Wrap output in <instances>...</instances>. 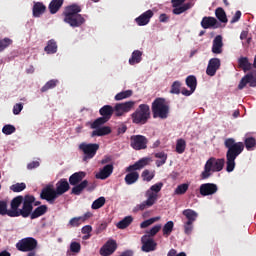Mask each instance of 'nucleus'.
I'll return each instance as SVG.
<instances>
[{
    "instance_id": "obj_42",
    "label": "nucleus",
    "mask_w": 256,
    "mask_h": 256,
    "mask_svg": "<svg viewBox=\"0 0 256 256\" xmlns=\"http://www.w3.org/2000/svg\"><path fill=\"white\" fill-rule=\"evenodd\" d=\"M186 85L191 89V91H195L197 89V77L194 75H190L186 78Z\"/></svg>"
},
{
    "instance_id": "obj_24",
    "label": "nucleus",
    "mask_w": 256,
    "mask_h": 256,
    "mask_svg": "<svg viewBox=\"0 0 256 256\" xmlns=\"http://www.w3.org/2000/svg\"><path fill=\"white\" fill-rule=\"evenodd\" d=\"M71 189V186L69 185V181L67 179L62 178L56 183V193L57 195H63L67 193Z\"/></svg>"
},
{
    "instance_id": "obj_51",
    "label": "nucleus",
    "mask_w": 256,
    "mask_h": 256,
    "mask_svg": "<svg viewBox=\"0 0 256 256\" xmlns=\"http://www.w3.org/2000/svg\"><path fill=\"white\" fill-rule=\"evenodd\" d=\"M170 93H172L173 95H179V93H181V82L174 81L171 86Z\"/></svg>"
},
{
    "instance_id": "obj_30",
    "label": "nucleus",
    "mask_w": 256,
    "mask_h": 256,
    "mask_svg": "<svg viewBox=\"0 0 256 256\" xmlns=\"http://www.w3.org/2000/svg\"><path fill=\"white\" fill-rule=\"evenodd\" d=\"M47 11V7L42 2H35L32 8L33 17H40Z\"/></svg>"
},
{
    "instance_id": "obj_32",
    "label": "nucleus",
    "mask_w": 256,
    "mask_h": 256,
    "mask_svg": "<svg viewBox=\"0 0 256 256\" xmlns=\"http://www.w3.org/2000/svg\"><path fill=\"white\" fill-rule=\"evenodd\" d=\"M111 133V127L104 126L95 128L94 131H92L91 137H104L105 135H109Z\"/></svg>"
},
{
    "instance_id": "obj_36",
    "label": "nucleus",
    "mask_w": 256,
    "mask_h": 256,
    "mask_svg": "<svg viewBox=\"0 0 256 256\" xmlns=\"http://www.w3.org/2000/svg\"><path fill=\"white\" fill-rule=\"evenodd\" d=\"M59 85V80L52 79L45 83V85L40 89L41 93H47L50 89H55Z\"/></svg>"
},
{
    "instance_id": "obj_34",
    "label": "nucleus",
    "mask_w": 256,
    "mask_h": 256,
    "mask_svg": "<svg viewBox=\"0 0 256 256\" xmlns=\"http://www.w3.org/2000/svg\"><path fill=\"white\" fill-rule=\"evenodd\" d=\"M45 53L48 55H53L57 53V42L55 39H51L47 42V45L44 48Z\"/></svg>"
},
{
    "instance_id": "obj_28",
    "label": "nucleus",
    "mask_w": 256,
    "mask_h": 256,
    "mask_svg": "<svg viewBox=\"0 0 256 256\" xmlns=\"http://www.w3.org/2000/svg\"><path fill=\"white\" fill-rule=\"evenodd\" d=\"M238 67L239 69H242L244 73H247V71H251L253 69V64L249 62V58L247 57H240L238 59Z\"/></svg>"
},
{
    "instance_id": "obj_11",
    "label": "nucleus",
    "mask_w": 256,
    "mask_h": 256,
    "mask_svg": "<svg viewBox=\"0 0 256 256\" xmlns=\"http://www.w3.org/2000/svg\"><path fill=\"white\" fill-rule=\"evenodd\" d=\"M79 150L83 153L82 161L87 163L90 159H93L97 155V151H99V144L97 143H81L79 145Z\"/></svg>"
},
{
    "instance_id": "obj_23",
    "label": "nucleus",
    "mask_w": 256,
    "mask_h": 256,
    "mask_svg": "<svg viewBox=\"0 0 256 256\" xmlns=\"http://www.w3.org/2000/svg\"><path fill=\"white\" fill-rule=\"evenodd\" d=\"M113 164L105 165L100 171L95 175L96 179H101L102 181L108 179L113 174Z\"/></svg>"
},
{
    "instance_id": "obj_13",
    "label": "nucleus",
    "mask_w": 256,
    "mask_h": 256,
    "mask_svg": "<svg viewBox=\"0 0 256 256\" xmlns=\"http://www.w3.org/2000/svg\"><path fill=\"white\" fill-rule=\"evenodd\" d=\"M148 144L149 139L141 134L132 135L130 137V147L134 149V151H143L147 149Z\"/></svg>"
},
{
    "instance_id": "obj_49",
    "label": "nucleus",
    "mask_w": 256,
    "mask_h": 256,
    "mask_svg": "<svg viewBox=\"0 0 256 256\" xmlns=\"http://www.w3.org/2000/svg\"><path fill=\"white\" fill-rule=\"evenodd\" d=\"M10 45H13V40H11L10 38L0 39V53L5 51V49H7V47H9Z\"/></svg>"
},
{
    "instance_id": "obj_19",
    "label": "nucleus",
    "mask_w": 256,
    "mask_h": 256,
    "mask_svg": "<svg viewBox=\"0 0 256 256\" xmlns=\"http://www.w3.org/2000/svg\"><path fill=\"white\" fill-rule=\"evenodd\" d=\"M199 191L202 197H209V195H215L219 191V187L214 183H204L200 185Z\"/></svg>"
},
{
    "instance_id": "obj_2",
    "label": "nucleus",
    "mask_w": 256,
    "mask_h": 256,
    "mask_svg": "<svg viewBox=\"0 0 256 256\" xmlns=\"http://www.w3.org/2000/svg\"><path fill=\"white\" fill-rule=\"evenodd\" d=\"M33 203H35V196L33 195H25L22 196V207L20 208V217L27 219H39V217H43L45 213H47V205H40L33 210Z\"/></svg>"
},
{
    "instance_id": "obj_22",
    "label": "nucleus",
    "mask_w": 256,
    "mask_h": 256,
    "mask_svg": "<svg viewBox=\"0 0 256 256\" xmlns=\"http://www.w3.org/2000/svg\"><path fill=\"white\" fill-rule=\"evenodd\" d=\"M155 15L153 13V10H147L146 12L142 13L139 17L135 19L137 25L139 27H144V25H149V21H151V18Z\"/></svg>"
},
{
    "instance_id": "obj_53",
    "label": "nucleus",
    "mask_w": 256,
    "mask_h": 256,
    "mask_svg": "<svg viewBox=\"0 0 256 256\" xmlns=\"http://www.w3.org/2000/svg\"><path fill=\"white\" fill-rule=\"evenodd\" d=\"M15 131H17V129L15 128V126H13L11 124H6L2 128V133H4V135H13V133H15Z\"/></svg>"
},
{
    "instance_id": "obj_27",
    "label": "nucleus",
    "mask_w": 256,
    "mask_h": 256,
    "mask_svg": "<svg viewBox=\"0 0 256 256\" xmlns=\"http://www.w3.org/2000/svg\"><path fill=\"white\" fill-rule=\"evenodd\" d=\"M87 173L80 171L75 172L69 177V183L70 185H79V183L83 182V179H85Z\"/></svg>"
},
{
    "instance_id": "obj_7",
    "label": "nucleus",
    "mask_w": 256,
    "mask_h": 256,
    "mask_svg": "<svg viewBox=\"0 0 256 256\" xmlns=\"http://www.w3.org/2000/svg\"><path fill=\"white\" fill-rule=\"evenodd\" d=\"M223 167H225V158H209L205 165L204 171L201 173V179H209L212 173H219V171H223Z\"/></svg>"
},
{
    "instance_id": "obj_3",
    "label": "nucleus",
    "mask_w": 256,
    "mask_h": 256,
    "mask_svg": "<svg viewBox=\"0 0 256 256\" xmlns=\"http://www.w3.org/2000/svg\"><path fill=\"white\" fill-rule=\"evenodd\" d=\"M79 13H81V6L77 4L67 6L64 11V22L70 27H81L85 23V18Z\"/></svg>"
},
{
    "instance_id": "obj_5",
    "label": "nucleus",
    "mask_w": 256,
    "mask_h": 256,
    "mask_svg": "<svg viewBox=\"0 0 256 256\" xmlns=\"http://www.w3.org/2000/svg\"><path fill=\"white\" fill-rule=\"evenodd\" d=\"M147 165H149V158H142L133 165L128 166L126 168L128 174L124 178L126 185L137 183V181H139V172L137 171H141V169L147 167Z\"/></svg>"
},
{
    "instance_id": "obj_48",
    "label": "nucleus",
    "mask_w": 256,
    "mask_h": 256,
    "mask_svg": "<svg viewBox=\"0 0 256 256\" xmlns=\"http://www.w3.org/2000/svg\"><path fill=\"white\" fill-rule=\"evenodd\" d=\"M243 145H244V147H246L247 151H251L253 149V147L256 146V139L253 137H248V138L244 139Z\"/></svg>"
},
{
    "instance_id": "obj_8",
    "label": "nucleus",
    "mask_w": 256,
    "mask_h": 256,
    "mask_svg": "<svg viewBox=\"0 0 256 256\" xmlns=\"http://www.w3.org/2000/svg\"><path fill=\"white\" fill-rule=\"evenodd\" d=\"M130 117L134 125H147L151 119V108L148 104H140Z\"/></svg>"
},
{
    "instance_id": "obj_50",
    "label": "nucleus",
    "mask_w": 256,
    "mask_h": 256,
    "mask_svg": "<svg viewBox=\"0 0 256 256\" xmlns=\"http://www.w3.org/2000/svg\"><path fill=\"white\" fill-rule=\"evenodd\" d=\"M105 205V197L101 196L92 203V209H101Z\"/></svg>"
},
{
    "instance_id": "obj_31",
    "label": "nucleus",
    "mask_w": 256,
    "mask_h": 256,
    "mask_svg": "<svg viewBox=\"0 0 256 256\" xmlns=\"http://www.w3.org/2000/svg\"><path fill=\"white\" fill-rule=\"evenodd\" d=\"M89 185V181L83 180L79 184L74 185V187L71 190V195H81L85 189H87V186Z\"/></svg>"
},
{
    "instance_id": "obj_38",
    "label": "nucleus",
    "mask_w": 256,
    "mask_h": 256,
    "mask_svg": "<svg viewBox=\"0 0 256 256\" xmlns=\"http://www.w3.org/2000/svg\"><path fill=\"white\" fill-rule=\"evenodd\" d=\"M215 16L220 21V23H227V13H225V10L222 7H218L215 10Z\"/></svg>"
},
{
    "instance_id": "obj_20",
    "label": "nucleus",
    "mask_w": 256,
    "mask_h": 256,
    "mask_svg": "<svg viewBox=\"0 0 256 256\" xmlns=\"http://www.w3.org/2000/svg\"><path fill=\"white\" fill-rule=\"evenodd\" d=\"M114 251H117V241L110 239L100 248V255H113Z\"/></svg>"
},
{
    "instance_id": "obj_1",
    "label": "nucleus",
    "mask_w": 256,
    "mask_h": 256,
    "mask_svg": "<svg viewBox=\"0 0 256 256\" xmlns=\"http://www.w3.org/2000/svg\"><path fill=\"white\" fill-rule=\"evenodd\" d=\"M224 147L228 149L226 152V171L227 173H233L235 171V159L243 153L245 144L236 142L234 138H226Z\"/></svg>"
},
{
    "instance_id": "obj_44",
    "label": "nucleus",
    "mask_w": 256,
    "mask_h": 256,
    "mask_svg": "<svg viewBox=\"0 0 256 256\" xmlns=\"http://www.w3.org/2000/svg\"><path fill=\"white\" fill-rule=\"evenodd\" d=\"M173 227H175V223H173V221H168L162 229L163 235L169 237V235L173 233Z\"/></svg>"
},
{
    "instance_id": "obj_60",
    "label": "nucleus",
    "mask_w": 256,
    "mask_h": 256,
    "mask_svg": "<svg viewBox=\"0 0 256 256\" xmlns=\"http://www.w3.org/2000/svg\"><path fill=\"white\" fill-rule=\"evenodd\" d=\"M239 19H241V11H236L235 15L232 17L230 23H237V21H239Z\"/></svg>"
},
{
    "instance_id": "obj_9",
    "label": "nucleus",
    "mask_w": 256,
    "mask_h": 256,
    "mask_svg": "<svg viewBox=\"0 0 256 256\" xmlns=\"http://www.w3.org/2000/svg\"><path fill=\"white\" fill-rule=\"evenodd\" d=\"M153 119H167L170 107L165 98H156L151 106Z\"/></svg>"
},
{
    "instance_id": "obj_15",
    "label": "nucleus",
    "mask_w": 256,
    "mask_h": 256,
    "mask_svg": "<svg viewBox=\"0 0 256 256\" xmlns=\"http://www.w3.org/2000/svg\"><path fill=\"white\" fill-rule=\"evenodd\" d=\"M135 107V101H127L124 103H117L114 106V113L116 117H123L125 113H129Z\"/></svg>"
},
{
    "instance_id": "obj_41",
    "label": "nucleus",
    "mask_w": 256,
    "mask_h": 256,
    "mask_svg": "<svg viewBox=\"0 0 256 256\" xmlns=\"http://www.w3.org/2000/svg\"><path fill=\"white\" fill-rule=\"evenodd\" d=\"M133 95V90H125L115 95V101H123V99H129Z\"/></svg>"
},
{
    "instance_id": "obj_35",
    "label": "nucleus",
    "mask_w": 256,
    "mask_h": 256,
    "mask_svg": "<svg viewBox=\"0 0 256 256\" xmlns=\"http://www.w3.org/2000/svg\"><path fill=\"white\" fill-rule=\"evenodd\" d=\"M141 57H143V52L140 50H135L132 52V56L129 59V64L130 65H137V63H141Z\"/></svg>"
},
{
    "instance_id": "obj_12",
    "label": "nucleus",
    "mask_w": 256,
    "mask_h": 256,
    "mask_svg": "<svg viewBox=\"0 0 256 256\" xmlns=\"http://www.w3.org/2000/svg\"><path fill=\"white\" fill-rule=\"evenodd\" d=\"M37 239L33 237H26L18 241L16 244V249L22 253H27L28 251H35L37 249Z\"/></svg>"
},
{
    "instance_id": "obj_33",
    "label": "nucleus",
    "mask_w": 256,
    "mask_h": 256,
    "mask_svg": "<svg viewBox=\"0 0 256 256\" xmlns=\"http://www.w3.org/2000/svg\"><path fill=\"white\" fill-rule=\"evenodd\" d=\"M65 0H52L48 6L51 15H55L63 7Z\"/></svg>"
},
{
    "instance_id": "obj_63",
    "label": "nucleus",
    "mask_w": 256,
    "mask_h": 256,
    "mask_svg": "<svg viewBox=\"0 0 256 256\" xmlns=\"http://www.w3.org/2000/svg\"><path fill=\"white\" fill-rule=\"evenodd\" d=\"M186 0H171L172 7H179L180 5H183V3Z\"/></svg>"
},
{
    "instance_id": "obj_46",
    "label": "nucleus",
    "mask_w": 256,
    "mask_h": 256,
    "mask_svg": "<svg viewBox=\"0 0 256 256\" xmlns=\"http://www.w3.org/2000/svg\"><path fill=\"white\" fill-rule=\"evenodd\" d=\"M27 189V184L25 183H16L10 186V191L13 193H21V191H25Z\"/></svg>"
},
{
    "instance_id": "obj_61",
    "label": "nucleus",
    "mask_w": 256,
    "mask_h": 256,
    "mask_svg": "<svg viewBox=\"0 0 256 256\" xmlns=\"http://www.w3.org/2000/svg\"><path fill=\"white\" fill-rule=\"evenodd\" d=\"M124 133H127V125L122 124L120 127L117 129V135H123Z\"/></svg>"
},
{
    "instance_id": "obj_62",
    "label": "nucleus",
    "mask_w": 256,
    "mask_h": 256,
    "mask_svg": "<svg viewBox=\"0 0 256 256\" xmlns=\"http://www.w3.org/2000/svg\"><path fill=\"white\" fill-rule=\"evenodd\" d=\"M93 231V227L91 225H86L82 228L83 235H89Z\"/></svg>"
},
{
    "instance_id": "obj_43",
    "label": "nucleus",
    "mask_w": 256,
    "mask_h": 256,
    "mask_svg": "<svg viewBox=\"0 0 256 256\" xmlns=\"http://www.w3.org/2000/svg\"><path fill=\"white\" fill-rule=\"evenodd\" d=\"M189 191V184L183 183L176 187L174 190L175 195H185Z\"/></svg>"
},
{
    "instance_id": "obj_25",
    "label": "nucleus",
    "mask_w": 256,
    "mask_h": 256,
    "mask_svg": "<svg viewBox=\"0 0 256 256\" xmlns=\"http://www.w3.org/2000/svg\"><path fill=\"white\" fill-rule=\"evenodd\" d=\"M212 53L215 55H221L223 53V36L217 35L212 44Z\"/></svg>"
},
{
    "instance_id": "obj_29",
    "label": "nucleus",
    "mask_w": 256,
    "mask_h": 256,
    "mask_svg": "<svg viewBox=\"0 0 256 256\" xmlns=\"http://www.w3.org/2000/svg\"><path fill=\"white\" fill-rule=\"evenodd\" d=\"M113 113H115V108H113L111 105H104L99 110L101 117H104L108 121L111 119V117H113Z\"/></svg>"
},
{
    "instance_id": "obj_4",
    "label": "nucleus",
    "mask_w": 256,
    "mask_h": 256,
    "mask_svg": "<svg viewBox=\"0 0 256 256\" xmlns=\"http://www.w3.org/2000/svg\"><path fill=\"white\" fill-rule=\"evenodd\" d=\"M23 203V196L14 197L10 202V209H8L7 201L0 200V215L8 217H20L21 205Z\"/></svg>"
},
{
    "instance_id": "obj_45",
    "label": "nucleus",
    "mask_w": 256,
    "mask_h": 256,
    "mask_svg": "<svg viewBox=\"0 0 256 256\" xmlns=\"http://www.w3.org/2000/svg\"><path fill=\"white\" fill-rule=\"evenodd\" d=\"M187 147V142L183 139H178L176 143V153H179V155H182V153H185V149Z\"/></svg>"
},
{
    "instance_id": "obj_10",
    "label": "nucleus",
    "mask_w": 256,
    "mask_h": 256,
    "mask_svg": "<svg viewBox=\"0 0 256 256\" xmlns=\"http://www.w3.org/2000/svg\"><path fill=\"white\" fill-rule=\"evenodd\" d=\"M182 215L186 217V220L183 221L184 233L185 235H191L193 233V223L197 221L199 214L193 209H185L182 211Z\"/></svg>"
},
{
    "instance_id": "obj_26",
    "label": "nucleus",
    "mask_w": 256,
    "mask_h": 256,
    "mask_svg": "<svg viewBox=\"0 0 256 256\" xmlns=\"http://www.w3.org/2000/svg\"><path fill=\"white\" fill-rule=\"evenodd\" d=\"M88 217L89 215L87 214L79 217H74L70 219V221L67 224V227H69L70 229L73 227H79L80 225H83V223L87 221Z\"/></svg>"
},
{
    "instance_id": "obj_54",
    "label": "nucleus",
    "mask_w": 256,
    "mask_h": 256,
    "mask_svg": "<svg viewBox=\"0 0 256 256\" xmlns=\"http://www.w3.org/2000/svg\"><path fill=\"white\" fill-rule=\"evenodd\" d=\"M159 219H160L159 217H154V218H150L148 220H145L140 224V228L141 229H147V227H149L150 225H153V223L159 221Z\"/></svg>"
},
{
    "instance_id": "obj_40",
    "label": "nucleus",
    "mask_w": 256,
    "mask_h": 256,
    "mask_svg": "<svg viewBox=\"0 0 256 256\" xmlns=\"http://www.w3.org/2000/svg\"><path fill=\"white\" fill-rule=\"evenodd\" d=\"M191 7V3L182 4L180 6L174 7L172 10V13L174 15H181V13H185V11H189V8Z\"/></svg>"
},
{
    "instance_id": "obj_55",
    "label": "nucleus",
    "mask_w": 256,
    "mask_h": 256,
    "mask_svg": "<svg viewBox=\"0 0 256 256\" xmlns=\"http://www.w3.org/2000/svg\"><path fill=\"white\" fill-rule=\"evenodd\" d=\"M161 231V225H155L154 227H152L148 232H147V237H155V235Z\"/></svg>"
},
{
    "instance_id": "obj_14",
    "label": "nucleus",
    "mask_w": 256,
    "mask_h": 256,
    "mask_svg": "<svg viewBox=\"0 0 256 256\" xmlns=\"http://www.w3.org/2000/svg\"><path fill=\"white\" fill-rule=\"evenodd\" d=\"M58 197L59 195L57 194V191L53 189V185H47L44 187L40 194V198L50 203V205H53L55 203V199Z\"/></svg>"
},
{
    "instance_id": "obj_16",
    "label": "nucleus",
    "mask_w": 256,
    "mask_h": 256,
    "mask_svg": "<svg viewBox=\"0 0 256 256\" xmlns=\"http://www.w3.org/2000/svg\"><path fill=\"white\" fill-rule=\"evenodd\" d=\"M249 84V87H256V75L255 72H249L246 74L242 79L240 80L238 84V89L241 91L247 87Z\"/></svg>"
},
{
    "instance_id": "obj_47",
    "label": "nucleus",
    "mask_w": 256,
    "mask_h": 256,
    "mask_svg": "<svg viewBox=\"0 0 256 256\" xmlns=\"http://www.w3.org/2000/svg\"><path fill=\"white\" fill-rule=\"evenodd\" d=\"M108 121L109 120L103 116L99 117L91 124V129H99V127L105 125Z\"/></svg>"
},
{
    "instance_id": "obj_58",
    "label": "nucleus",
    "mask_w": 256,
    "mask_h": 256,
    "mask_svg": "<svg viewBox=\"0 0 256 256\" xmlns=\"http://www.w3.org/2000/svg\"><path fill=\"white\" fill-rule=\"evenodd\" d=\"M105 229H107V222H103L97 227L96 234L99 235L100 233H103Z\"/></svg>"
},
{
    "instance_id": "obj_37",
    "label": "nucleus",
    "mask_w": 256,
    "mask_h": 256,
    "mask_svg": "<svg viewBox=\"0 0 256 256\" xmlns=\"http://www.w3.org/2000/svg\"><path fill=\"white\" fill-rule=\"evenodd\" d=\"M133 223V216H126L123 220L119 221L116 225L118 229H127Z\"/></svg>"
},
{
    "instance_id": "obj_39",
    "label": "nucleus",
    "mask_w": 256,
    "mask_h": 256,
    "mask_svg": "<svg viewBox=\"0 0 256 256\" xmlns=\"http://www.w3.org/2000/svg\"><path fill=\"white\" fill-rule=\"evenodd\" d=\"M154 157H156V159H160L156 160L157 167H162V165L167 163V154L165 152H157Z\"/></svg>"
},
{
    "instance_id": "obj_18",
    "label": "nucleus",
    "mask_w": 256,
    "mask_h": 256,
    "mask_svg": "<svg viewBox=\"0 0 256 256\" xmlns=\"http://www.w3.org/2000/svg\"><path fill=\"white\" fill-rule=\"evenodd\" d=\"M219 69H221V60L219 58H212L208 62V66L206 68V75H208L209 77H215Z\"/></svg>"
},
{
    "instance_id": "obj_64",
    "label": "nucleus",
    "mask_w": 256,
    "mask_h": 256,
    "mask_svg": "<svg viewBox=\"0 0 256 256\" xmlns=\"http://www.w3.org/2000/svg\"><path fill=\"white\" fill-rule=\"evenodd\" d=\"M159 21L160 23H167V21H169V16H167V14H161L159 16Z\"/></svg>"
},
{
    "instance_id": "obj_6",
    "label": "nucleus",
    "mask_w": 256,
    "mask_h": 256,
    "mask_svg": "<svg viewBox=\"0 0 256 256\" xmlns=\"http://www.w3.org/2000/svg\"><path fill=\"white\" fill-rule=\"evenodd\" d=\"M161 189H163V182H158L152 185L150 189L146 191L147 200L142 202L141 204L136 205V211H145V209L153 207L154 203H157V199H159L157 193H159Z\"/></svg>"
},
{
    "instance_id": "obj_52",
    "label": "nucleus",
    "mask_w": 256,
    "mask_h": 256,
    "mask_svg": "<svg viewBox=\"0 0 256 256\" xmlns=\"http://www.w3.org/2000/svg\"><path fill=\"white\" fill-rule=\"evenodd\" d=\"M141 177H142L143 181L149 182L155 177V172H151L146 169L142 172Z\"/></svg>"
},
{
    "instance_id": "obj_21",
    "label": "nucleus",
    "mask_w": 256,
    "mask_h": 256,
    "mask_svg": "<svg viewBox=\"0 0 256 256\" xmlns=\"http://www.w3.org/2000/svg\"><path fill=\"white\" fill-rule=\"evenodd\" d=\"M200 25L203 29H219V27H221L219 21H217L215 17L211 16L203 17Z\"/></svg>"
},
{
    "instance_id": "obj_56",
    "label": "nucleus",
    "mask_w": 256,
    "mask_h": 256,
    "mask_svg": "<svg viewBox=\"0 0 256 256\" xmlns=\"http://www.w3.org/2000/svg\"><path fill=\"white\" fill-rule=\"evenodd\" d=\"M70 251L72 253H80L81 252V244L78 242H72L70 244Z\"/></svg>"
},
{
    "instance_id": "obj_17",
    "label": "nucleus",
    "mask_w": 256,
    "mask_h": 256,
    "mask_svg": "<svg viewBox=\"0 0 256 256\" xmlns=\"http://www.w3.org/2000/svg\"><path fill=\"white\" fill-rule=\"evenodd\" d=\"M141 243H142L141 250L144 253H151V251H155L157 249V242H155L153 238H150L147 235H144L141 237Z\"/></svg>"
},
{
    "instance_id": "obj_59",
    "label": "nucleus",
    "mask_w": 256,
    "mask_h": 256,
    "mask_svg": "<svg viewBox=\"0 0 256 256\" xmlns=\"http://www.w3.org/2000/svg\"><path fill=\"white\" fill-rule=\"evenodd\" d=\"M39 161H32V162H30V163H28V165H27V169L29 170V171H31V170H33V169H37V167H39Z\"/></svg>"
},
{
    "instance_id": "obj_57",
    "label": "nucleus",
    "mask_w": 256,
    "mask_h": 256,
    "mask_svg": "<svg viewBox=\"0 0 256 256\" xmlns=\"http://www.w3.org/2000/svg\"><path fill=\"white\" fill-rule=\"evenodd\" d=\"M23 111V104L22 103H17L13 107V114L14 115H19Z\"/></svg>"
}]
</instances>
